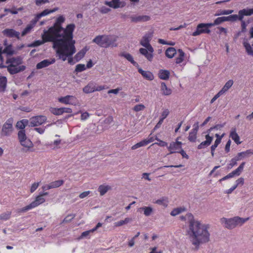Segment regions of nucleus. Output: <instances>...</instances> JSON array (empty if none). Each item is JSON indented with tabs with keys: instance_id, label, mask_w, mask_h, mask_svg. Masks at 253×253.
Wrapping results in <instances>:
<instances>
[{
	"instance_id": "nucleus-44",
	"label": "nucleus",
	"mask_w": 253,
	"mask_h": 253,
	"mask_svg": "<svg viewBox=\"0 0 253 253\" xmlns=\"http://www.w3.org/2000/svg\"><path fill=\"white\" fill-rule=\"evenodd\" d=\"M33 28V25H28L23 30L22 32L21 35L22 36H25L27 34H28L31 29Z\"/></svg>"
},
{
	"instance_id": "nucleus-31",
	"label": "nucleus",
	"mask_w": 253,
	"mask_h": 253,
	"mask_svg": "<svg viewBox=\"0 0 253 253\" xmlns=\"http://www.w3.org/2000/svg\"><path fill=\"white\" fill-rule=\"evenodd\" d=\"M161 89L163 92V94L165 95H168L171 93L170 89L167 87L166 84L164 82L161 83Z\"/></svg>"
},
{
	"instance_id": "nucleus-41",
	"label": "nucleus",
	"mask_w": 253,
	"mask_h": 253,
	"mask_svg": "<svg viewBox=\"0 0 253 253\" xmlns=\"http://www.w3.org/2000/svg\"><path fill=\"white\" fill-rule=\"evenodd\" d=\"M86 69L84 64H79L76 65L75 71L77 73L81 72L84 71Z\"/></svg>"
},
{
	"instance_id": "nucleus-61",
	"label": "nucleus",
	"mask_w": 253,
	"mask_h": 253,
	"mask_svg": "<svg viewBox=\"0 0 253 253\" xmlns=\"http://www.w3.org/2000/svg\"><path fill=\"white\" fill-rule=\"evenodd\" d=\"M39 183H33L31 187V189H30L31 192V193L34 192L37 189V188L39 186Z\"/></svg>"
},
{
	"instance_id": "nucleus-18",
	"label": "nucleus",
	"mask_w": 253,
	"mask_h": 253,
	"mask_svg": "<svg viewBox=\"0 0 253 253\" xmlns=\"http://www.w3.org/2000/svg\"><path fill=\"white\" fill-rule=\"evenodd\" d=\"M153 37V33L148 32L146 33L142 38L140 43L144 47L146 46L147 45L150 44V42L152 40Z\"/></svg>"
},
{
	"instance_id": "nucleus-55",
	"label": "nucleus",
	"mask_w": 253,
	"mask_h": 253,
	"mask_svg": "<svg viewBox=\"0 0 253 253\" xmlns=\"http://www.w3.org/2000/svg\"><path fill=\"white\" fill-rule=\"evenodd\" d=\"M48 2H49L48 0H36L35 1V3L37 6H41Z\"/></svg>"
},
{
	"instance_id": "nucleus-24",
	"label": "nucleus",
	"mask_w": 253,
	"mask_h": 253,
	"mask_svg": "<svg viewBox=\"0 0 253 253\" xmlns=\"http://www.w3.org/2000/svg\"><path fill=\"white\" fill-rule=\"evenodd\" d=\"M120 55L122 57H125L126 59L129 61L133 66L135 67L139 66L138 63L133 60V58L130 54L124 52L122 53Z\"/></svg>"
},
{
	"instance_id": "nucleus-48",
	"label": "nucleus",
	"mask_w": 253,
	"mask_h": 253,
	"mask_svg": "<svg viewBox=\"0 0 253 253\" xmlns=\"http://www.w3.org/2000/svg\"><path fill=\"white\" fill-rule=\"evenodd\" d=\"M93 231H92V229L84 231L82 233L79 238L83 239L84 238H86L90 235L91 233H93Z\"/></svg>"
},
{
	"instance_id": "nucleus-13",
	"label": "nucleus",
	"mask_w": 253,
	"mask_h": 253,
	"mask_svg": "<svg viewBox=\"0 0 253 253\" xmlns=\"http://www.w3.org/2000/svg\"><path fill=\"white\" fill-rule=\"evenodd\" d=\"M238 18L237 14L230 15L226 17H220L215 19V23H218V25H219L225 21L234 22L237 21L238 20Z\"/></svg>"
},
{
	"instance_id": "nucleus-46",
	"label": "nucleus",
	"mask_w": 253,
	"mask_h": 253,
	"mask_svg": "<svg viewBox=\"0 0 253 253\" xmlns=\"http://www.w3.org/2000/svg\"><path fill=\"white\" fill-rule=\"evenodd\" d=\"M52 13V11H50L49 9H46L44 10L43 11H42L40 13L38 14V17L41 18L42 17L46 16V15H47L50 13Z\"/></svg>"
},
{
	"instance_id": "nucleus-3",
	"label": "nucleus",
	"mask_w": 253,
	"mask_h": 253,
	"mask_svg": "<svg viewBox=\"0 0 253 253\" xmlns=\"http://www.w3.org/2000/svg\"><path fill=\"white\" fill-rule=\"evenodd\" d=\"M42 38L43 40H37L34 42L33 43L29 44L28 45V47H36L40 46L44 42H53L52 47L54 49H57L56 53L58 55L59 58L60 59H62L63 60L64 57H62L61 53L58 52L59 50H61L62 49V45L61 44L64 42L63 40L62 39H56L53 37L51 34H50L47 31L44 30V34L42 36Z\"/></svg>"
},
{
	"instance_id": "nucleus-21",
	"label": "nucleus",
	"mask_w": 253,
	"mask_h": 253,
	"mask_svg": "<svg viewBox=\"0 0 253 253\" xmlns=\"http://www.w3.org/2000/svg\"><path fill=\"white\" fill-rule=\"evenodd\" d=\"M96 83L93 82H90L86 86L83 88V91L85 93H89L95 91Z\"/></svg>"
},
{
	"instance_id": "nucleus-25",
	"label": "nucleus",
	"mask_w": 253,
	"mask_h": 253,
	"mask_svg": "<svg viewBox=\"0 0 253 253\" xmlns=\"http://www.w3.org/2000/svg\"><path fill=\"white\" fill-rule=\"evenodd\" d=\"M230 137L235 141L237 144H240L241 142L239 141L240 137L238 134L236 133V128H232L231 131L230 133Z\"/></svg>"
},
{
	"instance_id": "nucleus-32",
	"label": "nucleus",
	"mask_w": 253,
	"mask_h": 253,
	"mask_svg": "<svg viewBox=\"0 0 253 253\" xmlns=\"http://www.w3.org/2000/svg\"><path fill=\"white\" fill-rule=\"evenodd\" d=\"M224 133H223L221 135H219L217 133L215 134V136L216 137V139L214 142V144L211 146L213 149H216L217 146L220 143L221 139L224 136Z\"/></svg>"
},
{
	"instance_id": "nucleus-4",
	"label": "nucleus",
	"mask_w": 253,
	"mask_h": 253,
	"mask_svg": "<svg viewBox=\"0 0 253 253\" xmlns=\"http://www.w3.org/2000/svg\"><path fill=\"white\" fill-rule=\"evenodd\" d=\"M117 38L112 35H98L93 40L92 42L96 43L99 46L104 48L109 47H116L117 46L116 42Z\"/></svg>"
},
{
	"instance_id": "nucleus-34",
	"label": "nucleus",
	"mask_w": 253,
	"mask_h": 253,
	"mask_svg": "<svg viewBox=\"0 0 253 253\" xmlns=\"http://www.w3.org/2000/svg\"><path fill=\"white\" fill-rule=\"evenodd\" d=\"M233 10H218L215 14H214V16H217L222 15H228L232 13L233 12Z\"/></svg>"
},
{
	"instance_id": "nucleus-19",
	"label": "nucleus",
	"mask_w": 253,
	"mask_h": 253,
	"mask_svg": "<svg viewBox=\"0 0 253 253\" xmlns=\"http://www.w3.org/2000/svg\"><path fill=\"white\" fill-rule=\"evenodd\" d=\"M26 67L24 65L16 66L14 67L7 68L8 72L11 75H14L24 71Z\"/></svg>"
},
{
	"instance_id": "nucleus-37",
	"label": "nucleus",
	"mask_w": 253,
	"mask_h": 253,
	"mask_svg": "<svg viewBox=\"0 0 253 253\" xmlns=\"http://www.w3.org/2000/svg\"><path fill=\"white\" fill-rule=\"evenodd\" d=\"M166 55L169 58H172L174 57V47H169L166 51Z\"/></svg>"
},
{
	"instance_id": "nucleus-52",
	"label": "nucleus",
	"mask_w": 253,
	"mask_h": 253,
	"mask_svg": "<svg viewBox=\"0 0 253 253\" xmlns=\"http://www.w3.org/2000/svg\"><path fill=\"white\" fill-rule=\"evenodd\" d=\"M105 4L108 6H109L110 7L113 8L114 9L118 8L119 5H115L113 2L112 1H106L105 2Z\"/></svg>"
},
{
	"instance_id": "nucleus-17",
	"label": "nucleus",
	"mask_w": 253,
	"mask_h": 253,
	"mask_svg": "<svg viewBox=\"0 0 253 253\" xmlns=\"http://www.w3.org/2000/svg\"><path fill=\"white\" fill-rule=\"evenodd\" d=\"M129 18L131 22L134 23L147 21L150 19V17L147 15H131Z\"/></svg>"
},
{
	"instance_id": "nucleus-27",
	"label": "nucleus",
	"mask_w": 253,
	"mask_h": 253,
	"mask_svg": "<svg viewBox=\"0 0 253 253\" xmlns=\"http://www.w3.org/2000/svg\"><path fill=\"white\" fill-rule=\"evenodd\" d=\"M88 50V48L86 46L83 48L81 50L78 52L75 56V59L76 61L78 62L82 59L84 56L86 51Z\"/></svg>"
},
{
	"instance_id": "nucleus-39",
	"label": "nucleus",
	"mask_w": 253,
	"mask_h": 253,
	"mask_svg": "<svg viewBox=\"0 0 253 253\" xmlns=\"http://www.w3.org/2000/svg\"><path fill=\"white\" fill-rule=\"evenodd\" d=\"M50 112L55 115H60L63 114L62 108H51L50 109Z\"/></svg>"
},
{
	"instance_id": "nucleus-33",
	"label": "nucleus",
	"mask_w": 253,
	"mask_h": 253,
	"mask_svg": "<svg viewBox=\"0 0 253 253\" xmlns=\"http://www.w3.org/2000/svg\"><path fill=\"white\" fill-rule=\"evenodd\" d=\"M142 210L144 211V214L148 216L151 214L153 211V209L150 207H144L140 208L139 211Z\"/></svg>"
},
{
	"instance_id": "nucleus-54",
	"label": "nucleus",
	"mask_w": 253,
	"mask_h": 253,
	"mask_svg": "<svg viewBox=\"0 0 253 253\" xmlns=\"http://www.w3.org/2000/svg\"><path fill=\"white\" fill-rule=\"evenodd\" d=\"M218 23H215V19L214 20L213 23H202V25H201V26H205V27L208 29H209V28L215 26V25H218Z\"/></svg>"
},
{
	"instance_id": "nucleus-45",
	"label": "nucleus",
	"mask_w": 253,
	"mask_h": 253,
	"mask_svg": "<svg viewBox=\"0 0 253 253\" xmlns=\"http://www.w3.org/2000/svg\"><path fill=\"white\" fill-rule=\"evenodd\" d=\"M115 5H119V8L124 7L126 5V3L121 0H112Z\"/></svg>"
},
{
	"instance_id": "nucleus-57",
	"label": "nucleus",
	"mask_w": 253,
	"mask_h": 253,
	"mask_svg": "<svg viewBox=\"0 0 253 253\" xmlns=\"http://www.w3.org/2000/svg\"><path fill=\"white\" fill-rule=\"evenodd\" d=\"M210 145L206 141H203L201 142L198 146V149H201L202 148H206L209 146Z\"/></svg>"
},
{
	"instance_id": "nucleus-29",
	"label": "nucleus",
	"mask_w": 253,
	"mask_h": 253,
	"mask_svg": "<svg viewBox=\"0 0 253 253\" xmlns=\"http://www.w3.org/2000/svg\"><path fill=\"white\" fill-rule=\"evenodd\" d=\"M2 52L4 54H6L7 56H11L15 53V51L12 48V45L11 44L7 45L2 50Z\"/></svg>"
},
{
	"instance_id": "nucleus-6",
	"label": "nucleus",
	"mask_w": 253,
	"mask_h": 253,
	"mask_svg": "<svg viewBox=\"0 0 253 253\" xmlns=\"http://www.w3.org/2000/svg\"><path fill=\"white\" fill-rule=\"evenodd\" d=\"M18 137L21 145L26 148H22L21 151L26 152L33 147V143L27 137L25 130H19L18 132Z\"/></svg>"
},
{
	"instance_id": "nucleus-30",
	"label": "nucleus",
	"mask_w": 253,
	"mask_h": 253,
	"mask_svg": "<svg viewBox=\"0 0 253 253\" xmlns=\"http://www.w3.org/2000/svg\"><path fill=\"white\" fill-rule=\"evenodd\" d=\"M243 153H239L234 158H232L231 160V163L229 164L228 168H231L233 166L237 165V162L242 160V158L241 157V155L243 154Z\"/></svg>"
},
{
	"instance_id": "nucleus-38",
	"label": "nucleus",
	"mask_w": 253,
	"mask_h": 253,
	"mask_svg": "<svg viewBox=\"0 0 253 253\" xmlns=\"http://www.w3.org/2000/svg\"><path fill=\"white\" fill-rule=\"evenodd\" d=\"M64 183L63 180H58L50 183L51 188H57Z\"/></svg>"
},
{
	"instance_id": "nucleus-56",
	"label": "nucleus",
	"mask_w": 253,
	"mask_h": 253,
	"mask_svg": "<svg viewBox=\"0 0 253 253\" xmlns=\"http://www.w3.org/2000/svg\"><path fill=\"white\" fill-rule=\"evenodd\" d=\"M16 126L17 128L21 129L20 130H24L25 126L23 125L21 121H18L16 123Z\"/></svg>"
},
{
	"instance_id": "nucleus-35",
	"label": "nucleus",
	"mask_w": 253,
	"mask_h": 253,
	"mask_svg": "<svg viewBox=\"0 0 253 253\" xmlns=\"http://www.w3.org/2000/svg\"><path fill=\"white\" fill-rule=\"evenodd\" d=\"M147 145H148V141H146V140L144 139L133 145L131 147V149L135 150Z\"/></svg>"
},
{
	"instance_id": "nucleus-47",
	"label": "nucleus",
	"mask_w": 253,
	"mask_h": 253,
	"mask_svg": "<svg viewBox=\"0 0 253 253\" xmlns=\"http://www.w3.org/2000/svg\"><path fill=\"white\" fill-rule=\"evenodd\" d=\"M233 81L231 80H229L226 83L224 86L223 87V89L227 91L233 85Z\"/></svg>"
},
{
	"instance_id": "nucleus-64",
	"label": "nucleus",
	"mask_w": 253,
	"mask_h": 253,
	"mask_svg": "<svg viewBox=\"0 0 253 253\" xmlns=\"http://www.w3.org/2000/svg\"><path fill=\"white\" fill-rule=\"evenodd\" d=\"M111 10V9L108 7H106L105 6H102L101 8V9H100V12L102 13H107L108 12H109Z\"/></svg>"
},
{
	"instance_id": "nucleus-22",
	"label": "nucleus",
	"mask_w": 253,
	"mask_h": 253,
	"mask_svg": "<svg viewBox=\"0 0 253 253\" xmlns=\"http://www.w3.org/2000/svg\"><path fill=\"white\" fill-rule=\"evenodd\" d=\"M138 72L145 79L149 81H152L154 79L153 74L148 71H144L139 68L138 69Z\"/></svg>"
},
{
	"instance_id": "nucleus-58",
	"label": "nucleus",
	"mask_w": 253,
	"mask_h": 253,
	"mask_svg": "<svg viewBox=\"0 0 253 253\" xmlns=\"http://www.w3.org/2000/svg\"><path fill=\"white\" fill-rule=\"evenodd\" d=\"M175 153H180L182 156L183 158H186L187 159H189L188 155L186 154V152L183 149H181L180 151H175Z\"/></svg>"
},
{
	"instance_id": "nucleus-62",
	"label": "nucleus",
	"mask_w": 253,
	"mask_h": 253,
	"mask_svg": "<svg viewBox=\"0 0 253 253\" xmlns=\"http://www.w3.org/2000/svg\"><path fill=\"white\" fill-rule=\"evenodd\" d=\"M236 182V184L235 185H237V187L239 185H243L244 183V178L243 177H240L238 179Z\"/></svg>"
},
{
	"instance_id": "nucleus-63",
	"label": "nucleus",
	"mask_w": 253,
	"mask_h": 253,
	"mask_svg": "<svg viewBox=\"0 0 253 253\" xmlns=\"http://www.w3.org/2000/svg\"><path fill=\"white\" fill-rule=\"evenodd\" d=\"M90 192L89 191L84 192L80 194L79 197L81 199H83L87 196L89 194Z\"/></svg>"
},
{
	"instance_id": "nucleus-20",
	"label": "nucleus",
	"mask_w": 253,
	"mask_h": 253,
	"mask_svg": "<svg viewBox=\"0 0 253 253\" xmlns=\"http://www.w3.org/2000/svg\"><path fill=\"white\" fill-rule=\"evenodd\" d=\"M75 97L72 95H67L64 97H61L58 99V101L65 104H72L75 100Z\"/></svg>"
},
{
	"instance_id": "nucleus-23",
	"label": "nucleus",
	"mask_w": 253,
	"mask_h": 253,
	"mask_svg": "<svg viewBox=\"0 0 253 253\" xmlns=\"http://www.w3.org/2000/svg\"><path fill=\"white\" fill-rule=\"evenodd\" d=\"M159 78L163 80H167L169 79L170 73L168 70L161 69L158 74Z\"/></svg>"
},
{
	"instance_id": "nucleus-43",
	"label": "nucleus",
	"mask_w": 253,
	"mask_h": 253,
	"mask_svg": "<svg viewBox=\"0 0 253 253\" xmlns=\"http://www.w3.org/2000/svg\"><path fill=\"white\" fill-rule=\"evenodd\" d=\"M76 215L75 214H68L63 220V222L68 223L75 218Z\"/></svg>"
},
{
	"instance_id": "nucleus-51",
	"label": "nucleus",
	"mask_w": 253,
	"mask_h": 253,
	"mask_svg": "<svg viewBox=\"0 0 253 253\" xmlns=\"http://www.w3.org/2000/svg\"><path fill=\"white\" fill-rule=\"evenodd\" d=\"M197 138V135L191 133V132L189 133V135L188 136V140L190 142H194L196 141V139Z\"/></svg>"
},
{
	"instance_id": "nucleus-10",
	"label": "nucleus",
	"mask_w": 253,
	"mask_h": 253,
	"mask_svg": "<svg viewBox=\"0 0 253 253\" xmlns=\"http://www.w3.org/2000/svg\"><path fill=\"white\" fill-rule=\"evenodd\" d=\"M12 130V121L10 120H8L3 125L1 130V135L4 136H8L11 133Z\"/></svg>"
},
{
	"instance_id": "nucleus-15",
	"label": "nucleus",
	"mask_w": 253,
	"mask_h": 253,
	"mask_svg": "<svg viewBox=\"0 0 253 253\" xmlns=\"http://www.w3.org/2000/svg\"><path fill=\"white\" fill-rule=\"evenodd\" d=\"M202 23L199 24L197 26L196 31L193 33V36H197L200 35L202 33L209 34L211 32V30L205 27V26H201Z\"/></svg>"
},
{
	"instance_id": "nucleus-40",
	"label": "nucleus",
	"mask_w": 253,
	"mask_h": 253,
	"mask_svg": "<svg viewBox=\"0 0 253 253\" xmlns=\"http://www.w3.org/2000/svg\"><path fill=\"white\" fill-rule=\"evenodd\" d=\"M11 214V211H6L5 212L2 213L0 214V220H7L9 219L10 217V215Z\"/></svg>"
},
{
	"instance_id": "nucleus-26",
	"label": "nucleus",
	"mask_w": 253,
	"mask_h": 253,
	"mask_svg": "<svg viewBox=\"0 0 253 253\" xmlns=\"http://www.w3.org/2000/svg\"><path fill=\"white\" fill-rule=\"evenodd\" d=\"M139 52L144 55L146 58L149 61H151L153 58V54L149 53L148 50L144 48H140L139 50Z\"/></svg>"
},
{
	"instance_id": "nucleus-8",
	"label": "nucleus",
	"mask_w": 253,
	"mask_h": 253,
	"mask_svg": "<svg viewBox=\"0 0 253 253\" xmlns=\"http://www.w3.org/2000/svg\"><path fill=\"white\" fill-rule=\"evenodd\" d=\"M47 118L45 116H37L32 117L30 120L29 126H36L42 125L46 121Z\"/></svg>"
},
{
	"instance_id": "nucleus-12",
	"label": "nucleus",
	"mask_w": 253,
	"mask_h": 253,
	"mask_svg": "<svg viewBox=\"0 0 253 253\" xmlns=\"http://www.w3.org/2000/svg\"><path fill=\"white\" fill-rule=\"evenodd\" d=\"M2 34L8 38H16L18 40L20 39V33L13 29H5L2 32Z\"/></svg>"
},
{
	"instance_id": "nucleus-9",
	"label": "nucleus",
	"mask_w": 253,
	"mask_h": 253,
	"mask_svg": "<svg viewBox=\"0 0 253 253\" xmlns=\"http://www.w3.org/2000/svg\"><path fill=\"white\" fill-rule=\"evenodd\" d=\"M246 164L245 162H242L239 167L236 169L235 170H233L232 172L229 173L227 175L225 176L221 179L219 180V182H221L222 181L225 180L227 179H229L230 178H232L234 177V176H239L240 175L241 172L243 171L244 167Z\"/></svg>"
},
{
	"instance_id": "nucleus-5",
	"label": "nucleus",
	"mask_w": 253,
	"mask_h": 253,
	"mask_svg": "<svg viewBox=\"0 0 253 253\" xmlns=\"http://www.w3.org/2000/svg\"><path fill=\"white\" fill-rule=\"evenodd\" d=\"M249 217L246 218H241L239 216H235L233 218L227 219L222 218V222L225 223V227L228 229H233L237 226H241L246 221L248 220Z\"/></svg>"
},
{
	"instance_id": "nucleus-50",
	"label": "nucleus",
	"mask_w": 253,
	"mask_h": 253,
	"mask_svg": "<svg viewBox=\"0 0 253 253\" xmlns=\"http://www.w3.org/2000/svg\"><path fill=\"white\" fill-rule=\"evenodd\" d=\"M186 209L184 207L175 208V215L186 211Z\"/></svg>"
},
{
	"instance_id": "nucleus-1",
	"label": "nucleus",
	"mask_w": 253,
	"mask_h": 253,
	"mask_svg": "<svg viewBox=\"0 0 253 253\" xmlns=\"http://www.w3.org/2000/svg\"><path fill=\"white\" fill-rule=\"evenodd\" d=\"M65 20L63 16H60L57 18L54 25L48 29V32L55 39H62L64 41L61 44L62 49L58 52L61 53V57H64L63 61H65L67 57H71L76 51L75 46V41L73 40L75 25L73 23L70 24L65 28H63L61 24L64 22Z\"/></svg>"
},
{
	"instance_id": "nucleus-60",
	"label": "nucleus",
	"mask_w": 253,
	"mask_h": 253,
	"mask_svg": "<svg viewBox=\"0 0 253 253\" xmlns=\"http://www.w3.org/2000/svg\"><path fill=\"white\" fill-rule=\"evenodd\" d=\"M206 140H205L209 145H210L213 140V137L210 136L209 134H208L205 136Z\"/></svg>"
},
{
	"instance_id": "nucleus-16",
	"label": "nucleus",
	"mask_w": 253,
	"mask_h": 253,
	"mask_svg": "<svg viewBox=\"0 0 253 253\" xmlns=\"http://www.w3.org/2000/svg\"><path fill=\"white\" fill-rule=\"evenodd\" d=\"M55 59L54 58L50 59H44L41 62L38 63L36 65V68L37 69H41L45 67H47L48 66L54 63Z\"/></svg>"
},
{
	"instance_id": "nucleus-53",
	"label": "nucleus",
	"mask_w": 253,
	"mask_h": 253,
	"mask_svg": "<svg viewBox=\"0 0 253 253\" xmlns=\"http://www.w3.org/2000/svg\"><path fill=\"white\" fill-rule=\"evenodd\" d=\"M242 153H243V154L241 155V157L242 158L243 157L248 156L250 155H253V150H248L246 151L242 152Z\"/></svg>"
},
{
	"instance_id": "nucleus-36",
	"label": "nucleus",
	"mask_w": 253,
	"mask_h": 253,
	"mask_svg": "<svg viewBox=\"0 0 253 253\" xmlns=\"http://www.w3.org/2000/svg\"><path fill=\"white\" fill-rule=\"evenodd\" d=\"M109 188V186L100 185L99 186L98 190L100 195L103 196L108 191Z\"/></svg>"
},
{
	"instance_id": "nucleus-42",
	"label": "nucleus",
	"mask_w": 253,
	"mask_h": 253,
	"mask_svg": "<svg viewBox=\"0 0 253 253\" xmlns=\"http://www.w3.org/2000/svg\"><path fill=\"white\" fill-rule=\"evenodd\" d=\"M241 32L245 33L247 31V26L248 24L250 23V21L248 20L247 22H245L244 20H242L241 21Z\"/></svg>"
},
{
	"instance_id": "nucleus-11",
	"label": "nucleus",
	"mask_w": 253,
	"mask_h": 253,
	"mask_svg": "<svg viewBox=\"0 0 253 253\" xmlns=\"http://www.w3.org/2000/svg\"><path fill=\"white\" fill-rule=\"evenodd\" d=\"M22 58L21 56L8 58L7 59L6 63H9L10 64L7 66V68L14 67V66L20 65L22 63Z\"/></svg>"
},
{
	"instance_id": "nucleus-7",
	"label": "nucleus",
	"mask_w": 253,
	"mask_h": 253,
	"mask_svg": "<svg viewBox=\"0 0 253 253\" xmlns=\"http://www.w3.org/2000/svg\"><path fill=\"white\" fill-rule=\"evenodd\" d=\"M45 202V199L41 195L38 196L34 201L21 209V211L25 212L33 209Z\"/></svg>"
},
{
	"instance_id": "nucleus-49",
	"label": "nucleus",
	"mask_w": 253,
	"mask_h": 253,
	"mask_svg": "<svg viewBox=\"0 0 253 253\" xmlns=\"http://www.w3.org/2000/svg\"><path fill=\"white\" fill-rule=\"evenodd\" d=\"M145 106L144 105L140 104L135 105L133 108V110L135 112H139L144 110Z\"/></svg>"
},
{
	"instance_id": "nucleus-59",
	"label": "nucleus",
	"mask_w": 253,
	"mask_h": 253,
	"mask_svg": "<svg viewBox=\"0 0 253 253\" xmlns=\"http://www.w3.org/2000/svg\"><path fill=\"white\" fill-rule=\"evenodd\" d=\"M231 143V141L230 139H229L227 142L225 147V151L226 153H228L230 151V147Z\"/></svg>"
},
{
	"instance_id": "nucleus-14",
	"label": "nucleus",
	"mask_w": 253,
	"mask_h": 253,
	"mask_svg": "<svg viewBox=\"0 0 253 253\" xmlns=\"http://www.w3.org/2000/svg\"><path fill=\"white\" fill-rule=\"evenodd\" d=\"M253 14V8H246L240 10L238 12V15H237L238 20L242 21L243 20L244 16H251Z\"/></svg>"
},
{
	"instance_id": "nucleus-2",
	"label": "nucleus",
	"mask_w": 253,
	"mask_h": 253,
	"mask_svg": "<svg viewBox=\"0 0 253 253\" xmlns=\"http://www.w3.org/2000/svg\"><path fill=\"white\" fill-rule=\"evenodd\" d=\"M180 219L185 220L186 218L189 222V234L192 237V244L196 246V249H199V245L210 241V233L208 231L209 225H203L199 221L194 219L193 214L188 213L186 216H181Z\"/></svg>"
},
{
	"instance_id": "nucleus-28",
	"label": "nucleus",
	"mask_w": 253,
	"mask_h": 253,
	"mask_svg": "<svg viewBox=\"0 0 253 253\" xmlns=\"http://www.w3.org/2000/svg\"><path fill=\"white\" fill-rule=\"evenodd\" d=\"M7 85V79L4 76L0 77V92H4Z\"/></svg>"
}]
</instances>
